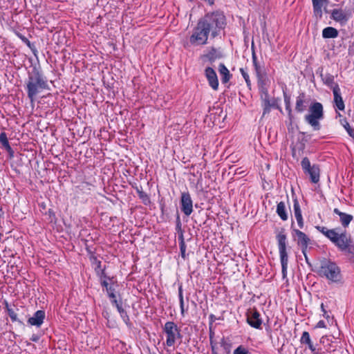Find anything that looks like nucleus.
<instances>
[{"mask_svg": "<svg viewBox=\"0 0 354 354\" xmlns=\"http://www.w3.org/2000/svg\"><path fill=\"white\" fill-rule=\"evenodd\" d=\"M24 86L31 103L35 101L36 97L41 92L49 89L48 80L43 74L39 65L31 66L30 69L28 71Z\"/></svg>", "mask_w": 354, "mask_h": 354, "instance_id": "nucleus-1", "label": "nucleus"}, {"mask_svg": "<svg viewBox=\"0 0 354 354\" xmlns=\"http://www.w3.org/2000/svg\"><path fill=\"white\" fill-rule=\"evenodd\" d=\"M199 21L210 32L212 38L217 37L226 26L225 16L220 11L207 13Z\"/></svg>", "mask_w": 354, "mask_h": 354, "instance_id": "nucleus-2", "label": "nucleus"}, {"mask_svg": "<svg viewBox=\"0 0 354 354\" xmlns=\"http://www.w3.org/2000/svg\"><path fill=\"white\" fill-rule=\"evenodd\" d=\"M319 276L325 277L334 283H341L342 275L340 268L330 259L324 258L320 261V268L318 271Z\"/></svg>", "mask_w": 354, "mask_h": 354, "instance_id": "nucleus-3", "label": "nucleus"}, {"mask_svg": "<svg viewBox=\"0 0 354 354\" xmlns=\"http://www.w3.org/2000/svg\"><path fill=\"white\" fill-rule=\"evenodd\" d=\"M209 34L210 32L198 20L189 38V41L184 44V47L189 48V46H198L207 44Z\"/></svg>", "mask_w": 354, "mask_h": 354, "instance_id": "nucleus-4", "label": "nucleus"}, {"mask_svg": "<svg viewBox=\"0 0 354 354\" xmlns=\"http://www.w3.org/2000/svg\"><path fill=\"white\" fill-rule=\"evenodd\" d=\"M330 241L341 252L354 255V243L350 234L346 232L339 234L335 231Z\"/></svg>", "mask_w": 354, "mask_h": 354, "instance_id": "nucleus-5", "label": "nucleus"}, {"mask_svg": "<svg viewBox=\"0 0 354 354\" xmlns=\"http://www.w3.org/2000/svg\"><path fill=\"white\" fill-rule=\"evenodd\" d=\"M324 118L323 106L320 102H315L309 107V114L305 116L306 121L311 125L314 130H319L321 125L319 120Z\"/></svg>", "mask_w": 354, "mask_h": 354, "instance_id": "nucleus-6", "label": "nucleus"}, {"mask_svg": "<svg viewBox=\"0 0 354 354\" xmlns=\"http://www.w3.org/2000/svg\"><path fill=\"white\" fill-rule=\"evenodd\" d=\"M278 241L279 252L280 255V260L281 263V272L283 277L285 278L287 275V268L288 262V256L286 252V235L283 233V230L277 235Z\"/></svg>", "mask_w": 354, "mask_h": 354, "instance_id": "nucleus-7", "label": "nucleus"}, {"mask_svg": "<svg viewBox=\"0 0 354 354\" xmlns=\"http://www.w3.org/2000/svg\"><path fill=\"white\" fill-rule=\"evenodd\" d=\"M163 331L166 334V345L169 347L173 346L176 339H182L180 329L174 322H167L165 324Z\"/></svg>", "mask_w": 354, "mask_h": 354, "instance_id": "nucleus-8", "label": "nucleus"}, {"mask_svg": "<svg viewBox=\"0 0 354 354\" xmlns=\"http://www.w3.org/2000/svg\"><path fill=\"white\" fill-rule=\"evenodd\" d=\"M301 166L304 174L310 176L313 183H317L319 181L320 169L318 165H311L308 158L304 157L301 162Z\"/></svg>", "mask_w": 354, "mask_h": 354, "instance_id": "nucleus-9", "label": "nucleus"}, {"mask_svg": "<svg viewBox=\"0 0 354 354\" xmlns=\"http://www.w3.org/2000/svg\"><path fill=\"white\" fill-rule=\"evenodd\" d=\"M248 324L257 329L261 328L262 320L260 313L256 308L249 309L246 313Z\"/></svg>", "mask_w": 354, "mask_h": 354, "instance_id": "nucleus-10", "label": "nucleus"}, {"mask_svg": "<svg viewBox=\"0 0 354 354\" xmlns=\"http://www.w3.org/2000/svg\"><path fill=\"white\" fill-rule=\"evenodd\" d=\"M180 203L181 211L186 216H189L193 212V201L188 192L181 193Z\"/></svg>", "mask_w": 354, "mask_h": 354, "instance_id": "nucleus-11", "label": "nucleus"}, {"mask_svg": "<svg viewBox=\"0 0 354 354\" xmlns=\"http://www.w3.org/2000/svg\"><path fill=\"white\" fill-rule=\"evenodd\" d=\"M292 236L297 240L298 245L301 247V252L307 250L308 244L310 242V238L303 232L297 229H293Z\"/></svg>", "mask_w": 354, "mask_h": 354, "instance_id": "nucleus-12", "label": "nucleus"}, {"mask_svg": "<svg viewBox=\"0 0 354 354\" xmlns=\"http://www.w3.org/2000/svg\"><path fill=\"white\" fill-rule=\"evenodd\" d=\"M204 75L208 82L209 86L214 90L218 89V80L215 70L211 66H207L204 71Z\"/></svg>", "mask_w": 354, "mask_h": 354, "instance_id": "nucleus-13", "label": "nucleus"}, {"mask_svg": "<svg viewBox=\"0 0 354 354\" xmlns=\"http://www.w3.org/2000/svg\"><path fill=\"white\" fill-rule=\"evenodd\" d=\"M223 57V53L214 47H211L208 52L201 56L203 59L207 60L210 64H213L216 59Z\"/></svg>", "mask_w": 354, "mask_h": 354, "instance_id": "nucleus-14", "label": "nucleus"}, {"mask_svg": "<svg viewBox=\"0 0 354 354\" xmlns=\"http://www.w3.org/2000/svg\"><path fill=\"white\" fill-rule=\"evenodd\" d=\"M257 84L259 89V92L261 95H265L266 97L268 93V77L267 76V73H265L263 74L259 75L257 76Z\"/></svg>", "mask_w": 354, "mask_h": 354, "instance_id": "nucleus-15", "label": "nucleus"}, {"mask_svg": "<svg viewBox=\"0 0 354 354\" xmlns=\"http://www.w3.org/2000/svg\"><path fill=\"white\" fill-rule=\"evenodd\" d=\"M333 93L334 96V106L339 111H344L345 105L342 97L341 95V91L339 85H336L334 86Z\"/></svg>", "mask_w": 354, "mask_h": 354, "instance_id": "nucleus-16", "label": "nucleus"}, {"mask_svg": "<svg viewBox=\"0 0 354 354\" xmlns=\"http://www.w3.org/2000/svg\"><path fill=\"white\" fill-rule=\"evenodd\" d=\"M45 316L46 314L44 310H39L34 313L32 317L28 319V324L31 326L39 327L43 324Z\"/></svg>", "mask_w": 354, "mask_h": 354, "instance_id": "nucleus-17", "label": "nucleus"}, {"mask_svg": "<svg viewBox=\"0 0 354 354\" xmlns=\"http://www.w3.org/2000/svg\"><path fill=\"white\" fill-rule=\"evenodd\" d=\"M3 304L5 306L4 308L10 317L11 321L12 322H18L20 324H23V321L17 317V313L16 311H18L19 308H16L14 305L13 306H11L7 301H4Z\"/></svg>", "mask_w": 354, "mask_h": 354, "instance_id": "nucleus-18", "label": "nucleus"}, {"mask_svg": "<svg viewBox=\"0 0 354 354\" xmlns=\"http://www.w3.org/2000/svg\"><path fill=\"white\" fill-rule=\"evenodd\" d=\"M300 342L302 344H306L313 354H323L319 352V350L316 349L315 346L313 345L308 332H303L300 339Z\"/></svg>", "mask_w": 354, "mask_h": 354, "instance_id": "nucleus-19", "label": "nucleus"}, {"mask_svg": "<svg viewBox=\"0 0 354 354\" xmlns=\"http://www.w3.org/2000/svg\"><path fill=\"white\" fill-rule=\"evenodd\" d=\"M252 59L256 76L266 73L264 66L261 65L258 61L253 44H252Z\"/></svg>", "mask_w": 354, "mask_h": 354, "instance_id": "nucleus-20", "label": "nucleus"}, {"mask_svg": "<svg viewBox=\"0 0 354 354\" xmlns=\"http://www.w3.org/2000/svg\"><path fill=\"white\" fill-rule=\"evenodd\" d=\"M293 209L295 217L297 221L299 228H303L304 226V219L301 214V210L299 203L297 198L293 199Z\"/></svg>", "mask_w": 354, "mask_h": 354, "instance_id": "nucleus-21", "label": "nucleus"}, {"mask_svg": "<svg viewBox=\"0 0 354 354\" xmlns=\"http://www.w3.org/2000/svg\"><path fill=\"white\" fill-rule=\"evenodd\" d=\"M331 18L341 24H345L348 19L347 15L342 9H333L331 12Z\"/></svg>", "mask_w": 354, "mask_h": 354, "instance_id": "nucleus-22", "label": "nucleus"}, {"mask_svg": "<svg viewBox=\"0 0 354 354\" xmlns=\"http://www.w3.org/2000/svg\"><path fill=\"white\" fill-rule=\"evenodd\" d=\"M333 212L339 216L340 222L344 227H346L353 218L352 215L342 212L337 208H335Z\"/></svg>", "mask_w": 354, "mask_h": 354, "instance_id": "nucleus-23", "label": "nucleus"}, {"mask_svg": "<svg viewBox=\"0 0 354 354\" xmlns=\"http://www.w3.org/2000/svg\"><path fill=\"white\" fill-rule=\"evenodd\" d=\"M218 72L221 76V82L223 84L227 83L232 76L223 63H220L218 66Z\"/></svg>", "mask_w": 354, "mask_h": 354, "instance_id": "nucleus-24", "label": "nucleus"}, {"mask_svg": "<svg viewBox=\"0 0 354 354\" xmlns=\"http://www.w3.org/2000/svg\"><path fill=\"white\" fill-rule=\"evenodd\" d=\"M132 187L136 189L139 198L142 201L144 205H148L151 203L149 195L142 191V187H138V186L132 185Z\"/></svg>", "mask_w": 354, "mask_h": 354, "instance_id": "nucleus-25", "label": "nucleus"}, {"mask_svg": "<svg viewBox=\"0 0 354 354\" xmlns=\"http://www.w3.org/2000/svg\"><path fill=\"white\" fill-rule=\"evenodd\" d=\"M305 97L306 95L304 93H301L297 97L296 104H295V110L298 113H301L306 110L305 103Z\"/></svg>", "mask_w": 354, "mask_h": 354, "instance_id": "nucleus-26", "label": "nucleus"}, {"mask_svg": "<svg viewBox=\"0 0 354 354\" xmlns=\"http://www.w3.org/2000/svg\"><path fill=\"white\" fill-rule=\"evenodd\" d=\"M276 212L282 221H286L288 220V216L284 202L281 201L277 204Z\"/></svg>", "mask_w": 354, "mask_h": 354, "instance_id": "nucleus-27", "label": "nucleus"}, {"mask_svg": "<svg viewBox=\"0 0 354 354\" xmlns=\"http://www.w3.org/2000/svg\"><path fill=\"white\" fill-rule=\"evenodd\" d=\"M338 36V30L333 27H326L322 30V37L324 39L336 38Z\"/></svg>", "mask_w": 354, "mask_h": 354, "instance_id": "nucleus-28", "label": "nucleus"}, {"mask_svg": "<svg viewBox=\"0 0 354 354\" xmlns=\"http://www.w3.org/2000/svg\"><path fill=\"white\" fill-rule=\"evenodd\" d=\"M320 76L324 84L330 87L332 90L334 89L335 86L338 85L337 83L334 82V76L333 75L330 73L323 75L321 73Z\"/></svg>", "mask_w": 354, "mask_h": 354, "instance_id": "nucleus-29", "label": "nucleus"}, {"mask_svg": "<svg viewBox=\"0 0 354 354\" xmlns=\"http://www.w3.org/2000/svg\"><path fill=\"white\" fill-rule=\"evenodd\" d=\"M313 1V6L314 12L316 15H319V16H322V8L324 4H327L328 1V0H312Z\"/></svg>", "mask_w": 354, "mask_h": 354, "instance_id": "nucleus-30", "label": "nucleus"}, {"mask_svg": "<svg viewBox=\"0 0 354 354\" xmlns=\"http://www.w3.org/2000/svg\"><path fill=\"white\" fill-rule=\"evenodd\" d=\"M315 228L319 231L321 233H322L326 237H327L330 241L332 239V237L334 235L335 231H336V229H332V230H328L327 229L326 227H324V226H319V225H317L315 227Z\"/></svg>", "mask_w": 354, "mask_h": 354, "instance_id": "nucleus-31", "label": "nucleus"}, {"mask_svg": "<svg viewBox=\"0 0 354 354\" xmlns=\"http://www.w3.org/2000/svg\"><path fill=\"white\" fill-rule=\"evenodd\" d=\"M261 98L262 100L263 106V116H264L265 115L270 113L272 108L269 104V95H267L266 97L261 95Z\"/></svg>", "mask_w": 354, "mask_h": 354, "instance_id": "nucleus-32", "label": "nucleus"}, {"mask_svg": "<svg viewBox=\"0 0 354 354\" xmlns=\"http://www.w3.org/2000/svg\"><path fill=\"white\" fill-rule=\"evenodd\" d=\"M118 287V284L117 282H114L113 281L111 282V286L107 288V290L106 291L107 293V295L109 298L114 299L117 297L116 295V289Z\"/></svg>", "mask_w": 354, "mask_h": 354, "instance_id": "nucleus-33", "label": "nucleus"}, {"mask_svg": "<svg viewBox=\"0 0 354 354\" xmlns=\"http://www.w3.org/2000/svg\"><path fill=\"white\" fill-rule=\"evenodd\" d=\"M283 97H284V102L286 105V109L288 113V118L290 121H292V119L293 118L292 114V109H291V104H290V97L287 95L286 92L283 91Z\"/></svg>", "mask_w": 354, "mask_h": 354, "instance_id": "nucleus-34", "label": "nucleus"}, {"mask_svg": "<svg viewBox=\"0 0 354 354\" xmlns=\"http://www.w3.org/2000/svg\"><path fill=\"white\" fill-rule=\"evenodd\" d=\"M117 310L124 322L127 324V326L130 327L131 326V323L127 311L122 308V306H119Z\"/></svg>", "mask_w": 354, "mask_h": 354, "instance_id": "nucleus-35", "label": "nucleus"}, {"mask_svg": "<svg viewBox=\"0 0 354 354\" xmlns=\"http://www.w3.org/2000/svg\"><path fill=\"white\" fill-rule=\"evenodd\" d=\"M17 37L25 44L28 46V47L32 51V53L35 55V53L37 52V49L35 48V46L32 44L27 37H26L22 34L17 32Z\"/></svg>", "mask_w": 354, "mask_h": 354, "instance_id": "nucleus-36", "label": "nucleus"}, {"mask_svg": "<svg viewBox=\"0 0 354 354\" xmlns=\"http://www.w3.org/2000/svg\"><path fill=\"white\" fill-rule=\"evenodd\" d=\"M91 263L93 266H95V271L96 273H99V270L102 268V262L93 254H91L90 257Z\"/></svg>", "mask_w": 354, "mask_h": 354, "instance_id": "nucleus-37", "label": "nucleus"}, {"mask_svg": "<svg viewBox=\"0 0 354 354\" xmlns=\"http://www.w3.org/2000/svg\"><path fill=\"white\" fill-rule=\"evenodd\" d=\"M340 124L347 131L348 134L353 138H354V129H353L346 118L340 120Z\"/></svg>", "mask_w": 354, "mask_h": 354, "instance_id": "nucleus-38", "label": "nucleus"}, {"mask_svg": "<svg viewBox=\"0 0 354 354\" xmlns=\"http://www.w3.org/2000/svg\"><path fill=\"white\" fill-rule=\"evenodd\" d=\"M0 142L1 144L2 145V147L6 149H10V145L9 144V142H8V138H7V135L5 132H1L0 133Z\"/></svg>", "mask_w": 354, "mask_h": 354, "instance_id": "nucleus-39", "label": "nucleus"}, {"mask_svg": "<svg viewBox=\"0 0 354 354\" xmlns=\"http://www.w3.org/2000/svg\"><path fill=\"white\" fill-rule=\"evenodd\" d=\"M178 298H179V303H180L181 314L183 315L184 312H185V308H184V300H183V295L182 285H180L178 287Z\"/></svg>", "mask_w": 354, "mask_h": 354, "instance_id": "nucleus-40", "label": "nucleus"}, {"mask_svg": "<svg viewBox=\"0 0 354 354\" xmlns=\"http://www.w3.org/2000/svg\"><path fill=\"white\" fill-rule=\"evenodd\" d=\"M240 72H241L243 79L245 80V81L246 82L247 86L250 89H251L252 84H251V81H250V79L248 73H247V71L243 68H240Z\"/></svg>", "mask_w": 354, "mask_h": 354, "instance_id": "nucleus-41", "label": "nucleus"}, {"mask_svg": "<svg viewBox=\"0 0 354 354\" xmlns=\"http://www.w3.org/2000/svg\"><path fill=\"white\" fill-rule=\"evenodd\" d=\"M279 100L278 98H272V100L269 98V104L271 108L279 109L281 111V109L279 105Z\"/></svg>", "mask_w": 354, "mask_h": 354, "instance_id": "nucleus-42", "label": "nucleus"}, {"mask_svg": "<svg viewBox=\"0 0 354 354\" xmlns=\"http://www.w3.org/2000/svg\"><path fill=\"white\" fill-rule=\"evenodd\" d=\"M97 276H99L100 277V279H108L109 281H110L111 282L113 281V278L107 276V274H106L105 272V269L104 268H101L99 270V273H96Z\"/></svg>", "mask_w": 354, "mask_h": 354, "instance_id": "nucleus-43", "label": "nucleus"}, {"mask_svg": "<svg viewBox=\"0 0 354 354\" xmlns=\"http://www.w3.org/2000/svg\"><path fill=\"white\" fill-rule=\"evenodd\" d=\"M248 353H249L248 350L242 345L238 346L234 351V353H233V354H248Z\"/></svg>", "mask_w": 354, "mask_h": 354, "instance_id": "nucleus-44", "label": "nucleus"}, {"mask_svg": "<svg viewBox=\"0 0 354 354\" xmlns=\"http://www.w3.org/2000/svg\"><path fill=\"white\" fill-rule=\"evenodd\" d=\"M176 230L177 233L184 232L182 229V223H181L180 216L178 214H177L176 219Z\"/></svg>", "mask_w": 354, "mask_h": 354, "instance_id": "nucleus-45", "label": "nucleus"}, {"mask_svg": "<svg viewBox=\"0 0 354 354\" xmlns=\"http://www.w3.org/2000/svg\"><path fill=\"white\" fill-rule=\"evenodd\" d=\"M111 301V303L115 306L116 307V308L118 309L119 306H122V299H120L119 300L117 299V297H115L114 299H110Z\"/></svg>", "mask_w": 354, "mask_h": 354, "instance_id": "nucleus-46", "label": "nucleus"}, {"mask_svg": "<svg viewBox=\"0 0 354 354\" xmlns=\"http://www.w3.org/2000/svg\"><path fill=\"white\" fill-rule=\"evenodd\" d=\"M303 137L301 138L300 145L299 147V150H304L305 148V144L308 142V139L304 136V133H301ZM300 140V138H299Z\"/></svg>", "mask_w": 354, "mask_h": 354, "instance_id": "nucleus-47", "label": "nucleus"}, {"mask_svg": "<svg viewBox=\"0 0 354 354\" xmlns=\"http://www.w3.org/2000/svg\"><path fill=\"white\" fill-rule=\"evenodd\" d=\"M221 346L223 347V348L227 352V353H230V346H231V344H228L227 343L224 338H223L221 339Z\"/></svg>", "mask_w": 354, "mask_h": 354, "instance_id": "nucleus-48", "label": "nucleus"}, {"mask_svg": "<svg viewBox=\"0 0 354 354\" xmlns=\"http://www.w3.org/2000/svg\"><path fill=\"white\" fill-rule=\"evenodd\" d=\"M180 246V254H181V257L183 259H185L186 258V254H185V251H186V244H181V245H179Z\"/></svg>", "mask_w": 354, "mask_h": 354, "instance_id": "nucleus-49", "label": "nucleus"}, {"mask_svg": "<svg viewBox=\"0 0 354 354\" xmlns=\"http://www.w3.org/2000/svg\"><path fill=\"white\" fill-rule=\"evenodd\" d=\"M101 285L102 287H104L106 289V291L107 290V288L111 286V281L108 279H102L101 280Z\"/></svg>", "mask_w": 354, "mask_h": 354, "instance_id": "nucleus-50", "label": "nucleus"}, {"mask_svg": "<svg viewBox=\"0 0 354 354\" xmlns=\"http://www.w3.org/2000/svg\"><path fill=\"white\" fill-rule=\"evenodd\" d=\"M183 234H184V232L178 233V239L179 241V245H181L182 243L185 244Z\"/></svg>", "mask_w": 354, "mask_h": 354, "instance_id": "nucleus-51", "label": "nucleus"}, {"mask_svg": "<svg viewBox=\"0 0 354 354\" xmlns=\"http://www.w3.org/2000/svg\"><path fill=\"white\" fill-rule=\"evenodd\" d=\"M211 349H212V354H218L216 349V344L214 341H211L210 342Z\"/></svg>", "mask_w": 354, "mask_h": 354, "instance_id": "nucleus-52", "label": "nucleus"}, {"mask_svg": "<svg viewBox=\"0 0 354 354\" xmlns=\"http://www.w3.org/2000/svg\"><path fill=\"white\" fill-rule=\"evenodd\" d=\"M6 150L8 153L9 158H13V156H14V151H13V149L11 147H10V149H6Z\"/></svg>", "mask_w": 354, "mask_h": 354, "instance_id": "nucleus-53", "label": "nucleus"}, {"mask_svg": "<svg viewBox=\"0 0 354 354\" xmlns=\"http://www.w3.org/2000/svg\"><path fill=\"white\" fill-rule=\"evenodd\" d=\"M302 254H304V258H305V260H306V263L309 266H311V263L310 262V260L307 256V253H306V251H305L304 252H302Z\"/></svg>", "mask_w": 354, "mask_h": 354, "instance_id": "nucleus-54", "label": "nucleus"}, {"mask_svg": "<svg viewBox=\"0 0 354 354\" xmlns=\"http://www.w3.org/2000/svg\"><path fill=\"white\" fill-rule=\"evenodd\" d=\"M317 328H325L326 327V324H325V322L323 321V320H320L317 324V326H316Z\"/></svg>", "mask_w": 354, "mask_h": 354, "instance_id": "nucleus-55", "label": "nucleus"}, {"mask_svg": "<svg viewBox=\"0 0 354 354\" xmlns=\"http://www.w3.org/2000/svg\"><path fill=\"white\" fill-rule=\"evenodd\" d=\"M209 319L210 320V324L212 325L213 322H215V320L216 319V317L213 315V314H211L209 316Z\"/></svg>", "mask_w": 354, "mask_h": 354, "instance_id": "nucleus-56", "label": "nucleus"}, {"mask_svg": "<svg viewBox=\"0 0 354 354\" xmlns=\"http://www.w3.org/2000/svg\"><path fill=\"white\" fill-rule=\"evenodd\" d=\"M214 333L212 331L211 326L209 327V340L213 341Z\"/></svg>", "mask_w": 354, "mask_h": 354, "instance_id": "nucleus-57", "label": "nucleus"}, {"mask_svg": "<svg viewBox=\"0 0 354 354\" xmlns=\"http://www.w3.org/2000/svg\"><path fill=\"white\" fill-rule=\"evenodd\" d=\"M30 340L32 341V342H37L39 340V337H38V336L34 335L30 338Z\"/></svg>", "mask_w": 354, "mask_h": 354, "instance_id": "nucleus-58", "label": "nucleus"}, {"mask_svg": "<svg viewBox=\"0 0 354 354\" xmlns=\"http://www.w3.org/2000/svg\"><path fill=\"white\" fill-rule=\"evenodd\" d=\"M321 309H322V311L323 312V313H324V314L327 313V311L326 310L323 303L321 304Z\"/></svg>", "mask_w": 354, "mask_h": 354, "instance_id": "nucleus-59", "label": "nucleus"}, {"mask_svg": "<svg viewBox=\"0 0 354 354\" xmlns=\"http://www.w3.org/2000/svg\"><path fill=\"white\" fill-rule=\"evenodd\" d=\"M323 316L326 318V319H328L329 317V315L326 313V314H323Z\"/></svg>", "mask_w": 354, "mask_h": 354, "instance_id": "nucleus-60", "label": "nucleus"}, {"mask_svg": "<svg viewBox=\"0 0 354 354\" xmlns=\"http://www.w3.org/2000/svg\"><path fill=\"white\" fill-rule=\"evenodd\" d=\"M295 149H292V156H293V157L295 156Z\"/></svg>", "mask_w": 354, "mask_h": 354, "instance_id": "nucleus-61", "label": "nucleus"}, {"mask_svg": "<svg viewBox=\"0 0 354 354\" xmlns=\"http://www.w3.org/2000/svg\"><path fill=\"white\" fill-rule=\"evenodd\" d=\"M337 116L341 117L342 115L339 113H337Z\"/></svg>", "mask_w": 354, "mask_h": 354, "instance_id": "nucleus-62", "label": "nucleus"}, {"mask_svg": "<svg viewBox=\"0 0 354 354\" xmlns=\"http://www.w3.org/2000/svg\"><path fill=\"white\" fill-rule=\"evenodd\" d=\"M150 354H156L155 353H150Z\"/></svg>", "mask_w": 354, "mask_h": 354, "instance_id": "nucleus-63", "label": "nucleus"}, {"mask_svg": "<svg viewBox=\"0 0 354 354\" xmlns=\"http://www.w3.org/2000/svg\"><path fill=\"white\" fill-rule=\"evenodd\" d=\"M177 354H181V353H178Z\"/></svg>", "mask_w": 354, "mask_h": 354, "instance_id": "nucleus-64", "label": "nucleus"}]
</instances>
